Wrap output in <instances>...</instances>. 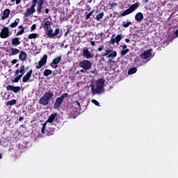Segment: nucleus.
I'll list each match as a JSON object with an SVG mask.
<instances>
[{"label":"nucleus","mask_w":178,"mask_h":178,"mask_svg":"<svg viewBox=\"0 0 178 178\" xmlns=\"http://www.w3.org/2000/svg\"><path fill=\"white\" fill-rule=\"evenodd\" d=\"M108 63H111V65H113V63H115V61H113L112 60H109Z\"/></svg>","instance_id":"nucleus-46"},{"label":"nucleus","mask_w":178,"mask_h":178,"mask_svg":"<svg viewBox=\"0 0 178 178\" xmlns=\"http://www.w3.org/2000/svg\"><path fill=\"white\" fill-rule=\"evenodd\" d=\"M19 58L20 60H26V58H27V54L22 51L19 54Z\"/></svg>","instance_id":"nucleus-21"},{"label":"nucleus","mask_w":178,"mask_h":178,"mask_svg":"<svg viewBox=\"0 0 178 178\" xmlns=\"http://www.w3.org/2000/svg\"><path fill=\"white\" fill-rule=\"evenodd\" d=\"M11 3H13V2H15V1H16V5H19V3H20V2H22V0H10Z\"/></svg>","instance_id":"nucleus-41"},{"label":"nucleus","mask_w":178,"mask_h":178,"mask_svg":"<svg viewBox=\"0 0 178 178\" xmlns=\"http://www.w3.org/2000/svg\"><path fill=\"white\" fill-rule=\"evenodd\" d=\"M92 103L96 105V106H99V102L95 99H92Z\"/></svg>","instance_id":"nucleus-40"},{"label":"nucleus","mask_w":178,"mask_h":178,"mask_svg":"<svg viewBox=\"0 0 178 178\" xmlns=\"http://www.w3.org/2000/svg\"><path fill=\"white\" fill-rule=\"evenodd\" d=\"M50 74H52V70H45L44 72V76L46 77L49 76Z\"/></svg>","instance_id":"nucleus-28"},{"label":"nucleus","mask_w":178,"mask_h":178,"mask_svg":"<svg viewBox=\"0 0 178 178\" xmlns=\"http://www.w3.org/2000/svg\"><path fill=\"white\" fill-rule=\"evenodd\" d=\"M37 4L32 3V6L31 8L29 9L32 13H35V6Z\"/></svg>","instance_id":"nucleus-27"},{"label":"nucleus","mask_w":178,"mask_h":178,"mask_svg":"<svg viewBox=\"0 0 178 178\" xmlns=\"http://www.w3.org/2000/svg\"><path fill=\"white\" fill-rule=\"evenodd\" d=\"M116 56H118V53L113 51L111 54H108V58H116Z\"/></svg>","instance_id":"nucleus-31"},{"label":"nucleus","mask_w":178,"mask_h":178,"mask_svg":"<svg viewBox=\"0 0 178 178\" xmlns=\"http://www.w3.org/2000/svg\"><path fill=\"white\" fill-rule=\"evenodd\" d=\"M33 74V70H31L29 72L26 73V74L22 78L23 83H27L30 80V77H31V74Z\"/></svg>","instance_id":"nucleus-18"},{"label":"nucleus","mask_w":178,"mask_h":178,"mask_svg":"<svg viewBox=\"0 0 178 178\" xmlns=\"http://www.w3.org/2000/svg\"><path fill=\"white\" fill-rule=\"evenodd\" d=\"M22 77V75H18L17 77H15L13 79V83H19V80H20Z\"/></svg>","instance_id":"nucleus-35"},{"label":"nucleus","mask_w":178,"mask_h":178,"mask_svg":"<svg viewBox=\"0 0 178 178\" xmlns=\"http://www.w3.org/2000/svg\"><path fill=\"white\" fill-rule=\"evenodd\" d=\"M149 0H143V3L145 5L148 2Z\"/></svg>","instance_id":"nucleus-50"},{"label":"nucleus","mask_w":178,"mask_h":178,"mask_svg":"<svg viewBox=\"0 0 178 178\" xmlns=\"http://www.w3.org/2000/svg\"><path fill=\"white\" fill-rule=\"evenodd\" d=\"M50 24H51V22L46 21L43 26L44 27V29H49Z\"/></svg>","instance_id":"nucleus-37"},{"label":"nucleus","mask_w":178,"mask_h":178,"mask_svg":"<svg viewBox=\"0 0 178 178\" xmlns=\"http://www.w3.org/2000/svg\"><path fill=\"white\" fill-rule=\"evenodd\" d=\"M19 22H20V19H16L15 20V22H13V23L10 24V27H11L12 29H15V27H17V24H19Z\"/></svg>","instance_id":"nucleus-25"},{"label":"nucleus","mask_w":178,"mask_h":178,"mask_svg":"<svg viewBox=\"0 0 178 178\" xmlns=\"http://www.w3.org/2000/svg\"><path fill=\"white\" fill-rule=\"evenodd\" d=\"M55 130L51 127V126H46L44 129V133L43 134H47V136H54Z\"/></svg>","instance_id":"nucleus-15"},{"label":"nucleus","mask_w":178,"mask_h":178,"mask_svg":"<svg viewBox=\"0 0 178 178\" xmlns=\"http://www.w3.org/2000/svg\"><path fill=\"white\" fill-rule=\"evenodd\" d=\"M104 13H101L98 14L96 17V20H97V21L101 20V19H102V17H104Z\"/></svg>","instance_id":"nucleus-32"},{"label":"nucleus","mask_w":178,"mask_h":178,"mask_svg":"<svg viewBox=\"0 0 178 178\" xmlns=\"http://www.w3.org/2000/svg\"><path fill=\"white\" fill-rule=\"evenodd\" d=\"M68 95H69L67 93H63L60 97H58L54 103V108L58 109V108L60 107V105H62L63 99H65V98H67Z\"/></svg>","instance_id":"nucleus-5"},{"label":"nucleus","mask_w":178,"mask_h":178,"mask_svg":"<svg viewBox=\"0 0 178 178\" xmlns=\"http://www.w3.org/2000/svg\"><path fill=\"white\" fill-rule=\"evenodd\" d=\"M130 24H131V22H124L122 25L123 27L127 28Z\"/></svg>","instance_id":"nucleus-36"},{"label":"nucleus","mask_w":178,"mask_h":178,"mask_svg":"<svg viewBox=\"0 0 178 178\" xmlns=\"http://www.w3.org/2000/svg\"><path fill=\"white\" fill-rule=\"evenodd\" d=\"M76 104L77 106H79V108H80V106H81L80 105V103L79 102V101H76Z\"/></svg>","instance_id":"nucleus-49"},{"label":"nucleus","mask_w":178,"mask_h":178,"mask_svg":"<svg viewBox=\"0 0 178 178\" xmlns=\"http://www.w3.org/2000/svg\"><path fill=\"white\" fill-rule=\"evenodd\" d=\"M94 12V10L91 11L90 13H89L86 17V20H88V19H90V17H91V15H92V13Z\"/></svg>","instance_id":"nucleus-38"},{"label":"nucleus","mask_w":178,"mask_h":178,"mask_svg":"<svg viewBox=\"0 0 178 178\" xmlns=\"http://www.w3.org/2000/svg\"><path fill=\"white\" fill-rule=\"evenodd\" d=\"M31 15H33V13L30 10H28L26 11V13H24V17H30V16H31Z\"/></svg>","instance_id":"nucleus-34"},{"label":"nucleus","mask_w":178,"mask_h":178,"mask_svg":"<svg viewBox=\"0 0 178 178\" xmlns=\"http://www.w3.org/2000/svg\"><path fill=\"white\" fill-rule=\"evenodd\" d=\"M17 54H20V50L15 48H10V55H12V56L17 55Z\"/></svg>","instance_id":"nucleus-22"},{"label":"nucleus","mask_w":178,"mask_h":178,"mask_svg":"<svg viewBox=\"0 0 178 178\" xmlns=\"http://www.w3.org/2000/svg\"><path fill=\"white\" fill-rule=\"evenodd\" d=\"M36 28H37V26L35 24L32 25L31 26L32 31H33V30H35Z\"/></svg>","instance_id":"nucleus-42"},{"label":"nucleus","mask_w":178,"mask_h":178,"mask_svg":"<svg viewBox=\"0 0 178 178\" xmlns=\"http://www.w3.org/2000/svg\"><path fill=\"white\" fill-rule=\"evenodd\" d=\"M125 42H127V43H129V42H130V40L129 39H125Z\"/></svg>","instance_id":"nucleus-52"},{"label":"nucleus","mask_w":178,"mask_h":178,"mask_svg":"<svg viewBox=\"0 0 178 178\" xmlns=\"http://www.w3.org/2000/svg\"><path fill=\"white\" fill-rule=\"evenodd\" d=\"M54 97V92L49 91L44 93L41 98L39 99L38 102L40 105H43L47 106V105H49V101H51V98Z\"/></svg>","instance_id":"nucleus-2"},{"label":"nucleus","mask_w":178,"mask_h":178,"mask_svg":"<svg viewBox=\"0 0 178 178\" xmlns=\"http://www.w3.org/2000/svg\"><path fill=\"white\" fill-rule=\"evenodd\" d=\"M83 56L86 59H91V58L94 57V55L91 54L88 48L86 47L83 49Z\"/></svg>","instance_id":"nucleus-10"},{"label":"nucleus","mask_w":178,"mask_h":178,"mask_svg":"<svg viewBox=\"0 0 178 178\" xmlns=\"http://www.w3.org/2000/svg\"><path fill=\"white\" fill-rule=\"evenodd\" d=\"M178 37V29L175 31V38H177Z\"/></svg>","instance_id":"nucleus-45"},{"label":"nucleus","mask_w":178,"mask_h":178,"mask_svg":"<svg viewBox=\"0 0 178 178\" xmlns=\"http://www.w3.org/2000/svg\"><path fill=\"white\" fill-rule=\"evenodd\" d=\"M128 52H129V49H126L124 50L121 51V55L124 56L126 55V54H128Z\"/></svg>","instance_id":"nucleus-39"},{"label":"nucleus","mask_w":178,"mask_h":178,"mask_svg":"<svg viewBox=\"0 0 178 178\" xmlns=\"http://www.w3.org/2000/svg\"><path fill=\"white\" fill-rule=\"evenodd\" d=\"M10 35V31H9V28L4 27L1 29V31L0 33L1 38H8V37H9Z\"/></svg>","instance_id":"nucleus-8"},{"label":"nucleus","mask_w":178,"mask_h":178,"mask_svg":"<svg viewBox=\"0 0 178 178\" xmlns=\"http://www.w3.org/2000/svg\"><path fill=\"white\" fill-rule=\"evenodd\" d=\"M134 73H137V67H136L131 68L128 72V74H134Z\"/></svg>","instance_id":"nucleus-26"},{"label":"nucleus","mask_w":178,"mask_h":178,"mask_svg":"<svg viewBox=\"0 0 178 178\" xmlns=\"http://www.w3.org/2000/svg\"><path fill=\"white\" fill-rule=\"evenodd\" d=\"M69 34V30L65 33V35H67Z\"/></svg>","instance_id":"nucleus-54"},{"label":"nucleus","mask_w":178,"mask_h":178,"mask_svg":"<svg viewBox=\"0 0 178 178\" xmlns=\"http://www.w3.org/2000/svg\"><path fill=\"white\" fill-rule=\"evenodd\" d=\"M123 38V35L122 34H119L116 36V35H113L111 38V40L109 41V44H111L113 45L115 42V44H119L120 41H122V39Z\"/></svg>","instance_id":"nucleus-7"},{"label":"nucleus","mask_w":178,"mask_h":178,"mask_svg":"<svg viewBox=\"0 0 178 178\" xmlns=\"http://www.w3.org/2000/svg\"><path fill=\"white\" fill-rule=\"evenodd\" d=\"M60 31V29H59L58 28L56 29L54 33V30L50 29L47 31V35H48L49 38H54V37H56V35L59 34Z\"/></svg>","instance_id":"nucleus-9"},{"label":"nucleus","mask_w":178,"mask_h":178,"mask_svg":"<svg viewBox=\"0 0 178 178\" xmlns=\"http://www.w3.org/2000/svg\"><path fill=\"white\" fill-rule=\"evenodd\" d=\"M0 2H2V0H0Z\"/></svg>","instance_id":"nucleus-58"},{"label":"nucleus","mask_w":178,"mask_h":178,"mask_svg":"<svg viewBox=\"0 0 178 178\" xmlns=\"http://www.w3.org/2000/svg\"><path fill=\"white\" fill-rule=\"evenodd\" d=\"M112 51H113V49H106V52L104 54H103V56H108V55H111Z\"/></svg>","instance_id":"nucleus-33"},{"label":"nucleus","mask_w":178,"mask_h":178,"mask_svg":"<svg viewBox=\"0 0 178 178\" xmlns=\"http://www.w3.org/2000/svg\"><path fill=\"white\" fill-rule=\"evenodd\" d=\"M62 59V56H60L56 58H54L52 61V63H51V67H53V69H56V67H58V63H59V62H60Z\"/></svg>","instance_id":"nucleus-14"},{"label":"nucleus","mask_w":178,"mask_h":178,"mask_svg":"<svg viewBox=\"0 0 178 178\" xmlns=\"http://www.w3.org/2000/svg\"><path fill=\"white\" fill-rule=\"evenodd\" d=\"M42 5H44V0H39L37 1L36 6H37V12L40 15L41 13V10L42 9Z\"/></svg>","instance_id":"nucleus-17"},{"label":"nucleus","mask_w":178,"mask_h":178,"mask_svg":"<svg viewBox=\"0 0 178 178\" xmlns=\"http://www.w3.org/2000/svg\"><path fill=\"white\" fill-rule=\"evenodd\" d=\"M45 13H49V9L47 8V9L45 10Z\"/></svg>","instance_id":"nucleus-51"},{"label":"nucleus","mask_w":178,"mask_h":178,"mask_svg":"<svg viewBox=\"0 0 178 178\" xmlns=\"http://www.w3.org/2000/svg\"><path fill=\"white\" fill-rule=\"evenodd\" d=\"M9 15H10V10L6 9L1 17V20H6L9 17Z\"/></svg>","instance_id":"nucleus-19"},{"label":"nucleus","mask_w":178,"mask_h":178,"mask_svg":"<svg viewBox=\"0 0 178 178\" xmlns=\"http://www.w3.org/2000/svg\"><path fill=\"white\" fill-rule=\"evenodd\" d=\"M16 104V99H13L6 102L7 106H12Z\"/></svg>","instance_id":"nucleus-30"},{"label":"nucleus","mask_w":178,"mask_h":178,"mask_svg":"<svg viewBox=\"0 0 178 178\" xmlns=\"http://www.w3.org/2000/svg\"><path fill=\"white\" fill-rule=\"evenodd\" d=\"M0 159H2V154H0Z\"/></svg>","instance_id":"nucleus-55"},{"label":"nucleus","mask_w":178,"mask_h":178,"mask_svg":"<svg viewBox=\"0 0 178 178\" xmlns=\"http://www.w3.org/2000/svg\"><path fill=\"white\" fill-rule=\"evenodd\" d=\"M7 91H13L15 94H17L19 91L22 90L20 86H13L12 85H9L6 87Z\"/></svg>","instance_id":"nucleus-11"},{"label":"nucleus","mask_w":178,"mask_h":178,"mask_svg":"<svg viewBox=\"0 0 178 178\" xmlns=\"http://www.w3.org/2000/svg\"><path fill=\"white\" fill-rule=\"evenodd\" d=\"M144 19V15L142 13H138L135 15V20L136 22H141Z\"/></svg>","instance_id":"nucleus-20"},{"label":"nucleus","mask_w":178,"mask_h":178,"mask_svg":"<svg viewBox=\"0 0 178 178\" xmlns=\"http://www.w3.org/2000/svg\"><path fill=\"white\" fill-rule=\"evenodd\" d=\"M27 70H26V67H24V65H22L19 70H17L15 71V76L19 75V73H21V74H19V76H22V77H23V75L24 74V73H26Z\"/></svg>","instance_id":"nucleus-16"},{"label":"nucleus","mask_w":178,"mask_h":178,"mask_svg":"<svg viewBox=\"0 0 178 178\" xmlns=\"http://www.w3.org/2000/svg\"><path fill=\"white\" fill-rule=\"evenodd\" d=\"M55 118H56V113H53L49 117L48 120L46 121V122L43 124L42 127L41 134H44L45 131V127H47V126H52V123L55 120Z\"/></svg>","instance_id":"nucleus-3"},{"label":"nucleus","mask_w":178,"mask_h":178,"mask_svg":"<svg viewBox=\"0 0 178 178\" xmlns=\"http://www.w3.org/2000/svg\"><path fill=\"white\" fill-rule=\"evenodd\" d=\"M121 47H122L123 50L127 49V45H126V44L121 45Z\"/></svg>","instance_id":"nucleus-44"},{"label":"nucleus","mask_w":178,"mask_h":178,"mask_svg":"<svg viewBox=\"0 0 178 178\" xmlns=\"http://www.w3.org/2000/svg\"><path fill=\"white\" fill-rule=\"evenodd\" d=\"M37 2H38V0H33L32 3H35L37 5Z\"/></svg>","instance_id":"nucleus-48"},{"label":"nucleus","mask_w":178,"mask_h":178,"mask_svg":"<svg viewBox=\"0 0 178 178\" xmlns=\"http://www.w3.org/2000/svg\"><path fill=\"white\" fill-rule=\"evenodd\" d=\"M152 56V49H148L146 51L140 54V58L143 59H148Z\"/></svg>","instance_id":"nucleus-12"},{"label":"nucleus","mask_w":178,"mask_h":178,"mask_svg":"<svg viewBox=\"0 0 178 178\" xmlns=\"http://www.w3.org/2000/svg\"><path fill=\"white\" fill-rule=\"evenodd\" d=\"M23 119H24L23 117H19V122H22V120H23Z\"/></svg>","instance_id":"nucleus-53"},{"label":"nucleus","mask_w":178,"mask_h":178,"mask_svg":"<svg viewBox=\"0 0 178 178\" xmlns=\"http://www.w3.org/2000/svg\"><path fill=\"white\" fill-rule=\"evenodd\" d=\"M105 84V80L99 79L97 81L95 85L91 86L92 94H102L104 92V85Z\"/></svg>","instance_id":"nucleus-1"},{"label":"nucleus","mask_w":178,"mask_h":178,"mask_svg":"<svg viewBox=\"0 0 178 178\" xmlns=\"http://www.w3.org/2000/svg\"><path fill=\"white\" fill-rule=\"evenodd\" d=\"M104 49V46H101L98 48V51L99 52H101V51H102Z\"/></svg>","instance_id":"nucleus-43"},{"label":"nucleus","mask_w":178,"mask_h":178,"mask_svg":"<svg viewBox=\"0 0 178 178\" xmlns=\"http://www.w3.org/2000/svg\"><path fill=\"white\" fill-rule=\"evenodd\" d=\"M79 66L84 70H90L92 66V63L88 60H83L79 63Z\"/></svg>","instance_id":"nucleus-6"},{"label":"nucleus","mask_w":178,"mask_h":178,"mask_svg":"<svg viewBox=\"0 0 178 178\" xmlns=\"http://www.w3.org/2000/svg\"><path fill=\"white\" fill-rule=\"evenodd\" d=\"M138 6H140L139 3H136L133 5H131L129 8V9H127L124 12H123L121 14L122 17H124V16H127V15H130V13H133V12H134V10H136V9L138 8Z\"/></svg>","instance_id":"nucleus-4"},{"label":"nucleus","mask_w":178,"mask_h":178,"mask_svg":"<svg viewBox=\"0 0 178 178\" xmlns=\"http://www.w3.org/2000/svg\"><path fill=\"white\" fill-rule=\"evenodd\" d=\"M38 37H40L38 33H31L29 35V40H35V38H38Z\"/></svg>","instance_id":"nucleus-23"},{"label":"nucleus","mask_w":178,"mask_h":178,"mask_svg":"<svg viewBox=\"0 0 178 178\" xmlns=\"http://www.w3.org/2000/svg\"><path fill=\"white\" fill-rule=\"evenodd\" d=\"M12 44L15 45V47H17V45H20V41L19 40V38H15L12 41Z\"/></svg>","instance_id":"nucleus-24"},{"label":"nucleus","mask_w":178,"mask_h":178,"mask_svg":"<svg viewBox=\"0 0 178 178\" xmlns=\"http://www.w3.org/2000/svg\"><path fill=\"white\" fill-rule=\"evenodd\" d=\"M81 73H83V72H84V70H81Z\"/></svg>","instance_id":"nucleus-57"},{"label":"nucleus","mask_w":178,"mask_h":178,"mask_svg":"<svg viewBox=\"0 0 178 178\" xmlns=\"http://www.w3.org/2000/svg\"><path fill=\"white\" fill-rule=\"evenodd\" d=\"M47 59H48V56L44 55L42 58L39 61L38 65H36V69H41L43 65L47 63Z\"/></svg>","instance_id":"nucleus-13"},{"label":"nucleus","mask_w":178,"mask_h":178,"mask_svg":"<svg viewBox=\"0 0 178 178\" xmlns=\"http://www.w3.org/2000/svg\"><path fill=\"white\" fill-rule=\"evenodd\" d=\"M91 44L92 45H95L94 42H92Z\"/></svg>","instance_id":"nucleus-56"},{"label":"nucleus","mask_w":178,"mask_h":178,"mask_svg":"<svg viewBox=\"0 0 178 178\" xmlns=\"http://www.w3.org/2000/svg\"><path fill=\"white\" fill-rule=\"evenodd\" d=\"M19 28L21 29V30L17 33V35H22V34L24 33V29L22 26H19Z\"/></svg>","instance_id":"nucleus-29"},{"label":"nucleus","mask_w":178,"mask_h":178,"mask_svg":"<svg viewBox=\"0 0 178 178\" xmlns=\"http://www.w3.org/2000/svg\"><path fill=\"white\" fill-rule=\"evenodd\" d=\"M12 63H13V65H15V63H17V60H13Z\"/></svg>","instance_id":"nucleus-47"}]
</instances>
